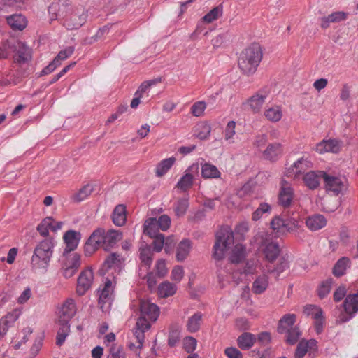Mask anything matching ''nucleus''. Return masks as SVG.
I'll use <instances>...</instances> for the list:
<instances>
[{"mask_svg": "<svg viewBox=\"0 0 358 358\" xmlns=\"http://www.w3.org/2000/svg\"><path fill=\"white\" fill-rule=\"evenodd\" d=\"M268 94V92L263 89L258 91L248 100L247 103L254 113H258L260 110Z\"/></svg>", "mask_w": 358, "mask_h": 358, "instance_id": "obj_14", "label": "nucleus"}, {"mask_svg": "<svg viewBox=\"0 0 358 358\" xmlns=\"http://www.w3.org/2000/svg\"><path fill=\"white\" fill-rule=\"evenodd\" d=\"M306 224L311 231H317L326 226L327 220L324 215L315 214L307 218Z\"/></svg>", "mask_w": 358, "mask_h": 358, "instance_id": "obj_23", "label": "nucleus"}, {"mask_svg": "<svg viewBox=\"0 0 358 358\" xmlns=\"http://www.w3.org/2000/svg\"><path fill=\"white\" fill-rule=\"evenodd\" d=\"M76 313L75 301L72 299L65 301L59 310V320L69 322Z\"/></svg>", "mask_w": 358, "mask_h": 358, "instance_id": "obj_15", "label": "nucleus"}, {"mask_svg": "<svg viewBox=\"0 0 358 358\" xmlns=\"http://www.w3.org/2000/svg\"><path fill=\"white\" fill-rule=\"evenodd\" d=\"M194 169H195L196 171H198L199 164H193L192 166H189L187 170H186L185 175L181 177L176 185V187L178 189L185 192L191 188L194 182V176L192 174L189 173V171H193Z\"/></svg>", "mask_w": 358, "mask_h": 358, "instance_id": "obj_19", "label": "nucleus"}, {"mask_svg": "<svg viewBox=\"0 0 358 358\" xmlns=\"http://www.w3.org/2000/svg\"><path fill=\"white\" fill-rule=\"evenodd\" d=\"M234 237L232 230L228 227H222L216 234V241L213 246V257L222 260L225 257V252L234 243Z\"/></svg>", "mask_w": 358, "mask_h": 358, "instance_id": "obj_3", "label": "nucleus"}, {"mask_svg": "<svg viewBox=\"0 0 358 358\" xmlns=\"http://www.w3.org/2000/svg\"><path fill=\"white\" fill-rule=\"evenodd\" d=\"M333 282L332 278H328L321 283L317 289L318 296L320 299L325 298L329 294Z\"/></svg>", "mask_w": 358, "mask_h": 358, "instance_id": "obj_47", "label": "nucleus"}, {"mask_svg": "<svg viewBox=\"0 0 358 358\" xmlns=\"http://www.w3.org/2000/svg\"><path fill=\"white\" fill-rule=\"evenodd\" d=\"M64 241L66 243L65 252H69L76 249L81 238V234L74 230H69L64 234Z\"/></svg>", "mask_w": 358, "mask_h": 358, "instance_id": "obj_16", "label": "nucleus"}, {"mask_svg": "<svg viewBox=\"0 0 358 358\" xmlns=\"http://www.w3.org/2000/svg\"><path fill=\"white\" fill-rule=\"evenodd\" d=\"M104 236L106 239V250H108V248L113 247L122 238V234L115 229H110L107 232L104 230Z\"/></svg>", "mask_w": 358, "mask_h": 358, "instance_id": "obj_34", "label": "nucleus"}, {"mask_svg": "<svg viewBox=\"0 0 358 358\" xmlns=\"http://www.w3.org/2000/svg\"><path fill=\"white\" fill-rule=\"evenodd\" d=\"M175 162L176 158L173 157L161 161L156 167V176L158 177L163 176L171 168Z\"/></svg>", "mask_w": 358, "mask_h": 358, "instance_id": "obj_38", "label": "nucleus"}, {"mask_svg": "<svg viewBox=\"0 0 358 358\" xmlns=\"http://www.w3.org/2000/svg\"><path fill=\"white\" fill-rule=\"evenodd\" d=\"M157 222L158 223V227H159L160 229L162 231H166L170 227L171 219L167 215H162L159 216V217L157 219Z\"/></svg>", "mask_w": 358, "mask_h": 358, "instance_id": "obj_59", "label": "nucleus"}, {"mask_svg": "<svg viewBox=\"0 0 358 358\" xmlns=\"http://www.w3.org/2000/svg\"><path fill=\"white\" fill-rule=\"evenodd\" d=\"M201 176L206 179L217 178L220 176V172L215 166L205 163L201 167Z\"/></svg>", "mask_w": 358, "mask_h": 358, "instance_id": "obj_39", "label": "nucleus"}, {"mask_svg": "<svg viewBox=\"0 0 358 358\" xmlns=\"http://www.w3.org/2000/svg\"><path fill=\"white\" fill-rule=\"evenodd\" d=\"M347 13L343 11L334 12L328 16L321 18V27L322 29H327L331 23L340 22L347 18Z\"/></svg>", "mask_w": 358, "mask_h": 358, "instance_id": "obj_25", "label": "nucleus"}, {"mask_svg": "<svg viewBox=\"0 0 358 358\" xmlns=\"http://www.w3.org/2000/svg\"><path fill=\"white\" fill-rule=\"evenodd\" d=\"M20 314V310L15 309L10 313H8L5 317H2L1 320H4V322L10 327L19 318Z\"/></svg>", "mask_w": 358, "mask_h": 358, "instance_id": "obj_52", "label": "nucleus"}, {"mask_svg": "<svg viewBox=\"0 0 358 358\" xmlns=\"http://www.w3.org/2000/svg\"><path fill=\"white\" fill-rule=\"evenodd\" d=\"M314 320L315 331L317 334H320L323 331V327L325 321L323 310H318L317 313H315Z\"/></svg>", "mask_w": 358, "mask_h": 358, "instance_id": "obj_51", "label": "nucleus"}, {"mask_svg": "<svg viewBox=\"0 0 358 358\" xmlns=\"http://www.w3.org/2000/svg\"><path fill=\"white\" fill-rule=\"evenodd\" d=\"M343 306L344 312L339 315L338 322L340 323L349 321L358 312V292L348 295L343 301Z\"/></svg>", "mask_w": 358, "mask_h": 358, "instance_id": "obj_6", "label": "nucleus"}, {"mask_svg": "<svg viewBox=\"0 0 358 358\" xmlns=\"http://www.w3.org/2000/svg\"><path fill=\"white\" fill-rule=\"evenodd\" d=\"M255 341V336L250 332H244L237 338L238 346L243 350H247L251 348Z\"/></svg>", "mask_w": 358, "mask_h": 358, "instance_id": "obj_27", "label": "nucleus"}, {"mask_svg": "<svg viewBox=\"0 0 358 358\" xmlns=\"http://www.w3.org/2000/svg\"><path fill=\"white\" fill-rule=\"evenodd\" d=\"M6 46L9 48L10 51L15 52L13 59L16 64L21 65L31 60V49L24 42L18 40H8L6 41Z\"/></svg>", "mask_w": 358, "mask_h": 358, "instance_id": "obj_4", "label": "nucleus"}, {"mask_svg": "<svg viewBox=\"0 0 358 358\" xmlns=\"http://www.w3.org/2000/svg\"><path fill=\"white\" fill-rule=\"evenodd\" d=\"M155 268L157 271V275L159 278L164 277L166 275L167 271H168L166 266V263H165L164 260H163V259H159L157 262L156 265H155Z\"/></svg>", "mask_w": 358, "mask_h": 358, "instance_id": "obj_61", "label": "nucleus"}, {"mask_svg": "<svg viewBox=\"0 0 358 358\" xmlns=\"http://www.w3.org/2000/svg\"><path fill=\"white\" fill-rule=\"evenodd\" d=\"M7 23L13 30L22 31L27 26V20L22 15H12L6 17Z\"/></svg>", "mask_w": 358, "mask_h": 358, "instance_id": "obj_28", "label": "nucleus"}, {"mask_svg": "<svg viewBox=\"0 0 358 358\" xmlns=\"http://www.w3.org/2000/svg\"><path fill=\"white\" fill-rule=\"evenodd\" d=\"M105 241L104 229L103 228H97L90 235V241L94 242L99 248L102 246L104 249L106 248Z\"/></svg>", "mask_w": 358, "mask_h": 358, "instance_id": "obj_40", "label": "nucleus"}, {"mask_svg": "<svg viewBox=\"0 0 358 358\" xmlns=\"http://www.w3.org/2000/svg\"><path fill=\"white\" fill-rule=\"evenodd\" d=\"M152 255L153 254L150 247L146 246L141 248L139 258L141 262L148 267L152 264Z\"/></svg>", "mask_w": 358, "mask_h": 358, "instance_id": "obj_46", "label": "nucleus"}, {"mask_svg": "<svg viewBox=\"0 0 358 358\" xmlns=\"http://www.w3.org/2000/svg\"><path fill=\"white\" fill-rule=\"evenodd\" d=\"M189 207V201L186 198H182L178 200L176 203V206L174 208L176 215L178 217L183 216Z\"/></svg>", "mask_w": 358, "mask_h": 358, "instance_id": "obj_49", "label": "nucleus"}, {"mask_svg": "<svg viewBox=\"0 0 358 358\" xmlns=\"http://www.w3.org/2000/svg\"><path fill=\"white\" fill-rule=\"evenodd\" d=\"M347 290L345 286H339L334 293V300L336 302L341 301L346 295Z\"/></svg>", "mask_w": 358, "mask_h": 358, "instance_id": "obj_64", "label": "nucleus"}, {"mask_svg": "<svg viewBox=\"0 0 358 358\" xmlns=\"http://www.w3.org/2000/svg\"><path fill=\"white\" fill-rule=\"evenodd\" d=\"M222 14V6L221 5L213 8L206 15L203 17V20L207 23H210L217 20Z\"/></svg>", "mask_w": 358, "mask_h": 358, "instance_id": "obj_48", "label": "nucleus"}, {"mask_svg": "<svg viewBox=\"0 0 358 358\" xmlns=\"http://www.w3.org/2000/svg\"><path fill=\"white\" fill-rule=\"evenodd\" d=\"M206 108V105L204 101H197L192 106L191 112L194 116L200 117L203 115Z\"/></svg>", "mask_w": 358, "mask_h": 358, "instance_id": "obj_53", "label": "nucleus"}, {"mask_svg": "<svg viewBox=\"0 0 358 358\" xmlns=\"http://www.w3.org/2000/svg\"><path fill=\"white\" fill-rule=\"evenodd\" d=\"M93 278L94 275L91 269H86L80 273L78 278L76 287V293L79 296L84 295L91 287Z\"/></svg>", "mask_w": 358, "mask_h": 358, "instance_id": "obj_8", "label": "nucleus"}, {"mask_svg": "<svg viewBox=\"0 0 358 358\" xmlns=\"http://www.w3.org/2000/svg\"><path fill=\"white\" fill-rule=\"evenodd\" d=\"M286 334L285 341L289 345H294L299 339L301 331L297 326H294L291 329L285 333Z\"/></svg>", "mask_w": 358, "mask_h": 358, "instance_id": "obj_41", "label": "nucleus"}, {"mask_svg": "<svg viewBox=\"0 0 358 358\" xmlns=\"http://www.w3.org/2000/svg\"><path fill=\"white\" fill-rule=\"evenodd\" d=\"M224 353L228 358H243V354L239 350L234 347L227 348Z\"/></svg>", "mask_w": 358, "mask_h": 358, "instance_id": "obj_63", "label": "nucleus"}, {"mask_svg": "<svg viewBox=\"0 0 358 358\" xmlns=\"http://www.w3.org/2000/svg\"><path fill=\"white\" fill-rule=\"evenodd\" d=\"M123 259L120 257V255L113 252L110 254L104 261L103 267L107 269L112 268L114 266H120L122 263Z\"/></svg>", "mask_w": 358, "mask_h": 358, "instance_id": "obj_45", "label": "nucleus"}, {"mask_svg": "<svg viewBox=\"0 0 358 358\" xmlns=\"http://www.w3.org/2000/svg\"><path fill=\"white\" fill-rule=\"evenodd\" d=\"M296 315L286 314L278 322L277 331L279 334H284L286 331L293 328L296 322Z\"/></svg>", "mask_w": 358, "mask_h": 358, "instance_id": "obj_26", "label": "nucleus"}, {"mask_svg": "<svg viewBox=\"0 0 358 358\" xmlns=\"http://www.w3.org/2000/svg\"><path fill=\"white\" fill-rule=\"evenodd\" d=\"M87 17V12L84 10L80 13H72L69 18L65 20L64 25L68 29H77L86 22Z\"/></svg>", "mask_w": 358, "mask_h": 358, "instance_id": "obj_12", "label": "nucleus"}, {"mask_svg": "<svg viewBox=\"0 0 358 358\" xmlns=\"http://www.w3.org/2000/svg\"><path fill=\"white\" fill-rule=\"evenodd\" d=\"M350 266V260L346 257L340 258L335 264L332 273L334 276L339 278L345 274L348 268Z\"/></svg>", "mask_w": 358, "mask_h": 358, "instance_id": "obj_32", "label": "nucleus"}, {"mask_svg": "<svg viewBox=\"0 0 358 358\" xmlns=\"http://www.w3.org/2000/svg\"><path fill=\"white\" fill-rule=\"evenodd\" d=\"M141 315L151 321H156L159 315V307L149 301L142 300L140 303Z\"/></svg>", "mask_w": 358, "mask_h": 358, "instance_id": "obj_9", "label": "nucleus"}, {"mask_svg": "<svg viewBox=\"0 0 358 358\" xmlns=\"http://www.w3.org/2000/svg\"><path fill=\"white\" fill-rule=\"evenodd\" d=\"M246 248L242 244H236L232 250L230 256V261L233 264H239L242 262L246 256Z\"/></svg>", "mask_w": 358, "mask_h": 358, "instance_id": "obj_35", "label": "nucleus"}, {"mask_svg": "<svg viewBox=\"0 0 358 358\" xmlns=\"http://www.w3.org/2000/svg\"><path fill=\"white\" fill-rule=\"evenodd\" d=\"M236 122L229 121L224 131V139L226 141H231L235 134Z\"/></svg>", "mask_w": 358, "mask_h": 358, "instance_id": "obj_58", "label": "nucleus"}, {"mask_svg": "<svg viewBox=\"0 0 358 358\" xmlns=\"http://www.w3.org/2000/svg\"><path fill=\"white\" fill-rule=\"evenodd\" d=\"M144 333H145V331L138 330V329H135V331H134V335L137 340V343H138L137 346L136 347V358H141L140 351L142 348L144 338H145Z\"/></svg>", "mask_w": 358, "mask_h": 358, "instance_id": "obj_54", "label": "nucleus"}, {"mask_svg": "<svg viewBox=\"0 0 358 358\" xmlns=\"http://www.w3.org/2000/svg\"><path fill=\"white\" fill-rule=\"evenodd\" d=\"M54 247L55 241L52 238L41 241L34 248L31 259V267L46 271L52 257Z\"/></svg>", "mask_w": 358, "mask_h": 358, "instance_id": "obj_2", "label": "nucleus"}, {"mask_svg": "<svg viewBox=\"0 0 358 358\" xmlns=\"http://www.w3.org/2000/svg\"><path fill=\"white\" fill-rule=\"evenodd\" d=\"M262 245L264 246L263 253L265 259L269 264H273L278 259L280 253V246L276 242H267L264 240Z\"/></svg>", "mask_w": 358, "mask_h": 358, "instance_id": "obj_10", "label": "nucleus"}, {"mask_svg": "<svg viewBox=\"0 0 358 358\" xmlns=\"http://www.w3.org/2000/svg\"><path fill=\"white\" fill-rule=\"evenodd\" d=\"M94 187L92 185L87 184L83 187L76 194L73 196V199L76 202H80L87 198L92 194Z\"/></svg>", "mask_w": 358, "mask_h": 358, "instance_id": "obj_42", "label": "nucleus"}, {"mask_svg": "<svg viewBox=\"0 0 358 358\" xmlns=\"http://www.w3.org/2000/svg\"><path fill=\"white\" fill-rule=\"evenodd\" d=\"M289 268V262L285 257H282L278 259L275 266H272L271 264L266 265L268 273L273 274L275 279H278L280 275Z\"/></svg>", "mask_w": 358, "mask_h": 358, "instance_id": "obj_22", "label": "nucleus"}, {"mask_svg": "<svg viewBox=\"0 0 358 358\" xmlns=\"http://www.w3.org/2000/svg\"><path fill=\"white\" fill-rule=\"evenodd\" d=\"M99 247L92 241H90V236L88 238L84 245V252L85 256H91L95 252Z\"/></svg>", "mask_w": 358, "mask_h": 358, "instance_id": "obj_56", "label": "nucleus"}, {"mask_svg": "<svg viewBox=\"0 0 358 358\" xmlns=\"http://www.w3.org/2000/svg\"><path fill=\"white\" fill-rule=\"evenodd\" d=\"M184 275L183 268L181 266H175L171 271V279L176 282H180Z\"/></svg>", "mask_w": 358, "mask_h": 358, "instance_id": "obj_62", "label": "nucleus"}, {"mask_svg": "<svg viewBox=\"0 0 358 358\" xmlns=\"http://www.w3.org/2000/svg\"><path fill=\"white\" fill-rule=\"evenodd\" d=\"M320 173H324L323 171H308L303 176V180L306 186L310 189H317L320 184V179L322 178V176Z\"/></svg>", "mask_w": 358, "mask_h": 358, "instance_id": "obj_20", "label": "nucleus"}, {"mask_svg": "<svg viewBox=\"0 0 358 358\" xmlns=\"http://www.w3.org/2000/svg\"><path fill=\"white\" fill-rule=\"evenodd\" d=\"M283 153L282 145L280 143H270L263 151L262 155L264 159L270 162L278 161Z\"/></svg>", "mask_w": 358, "mask_h": 358, "instance_id": "obj_11", "label": "nucleus"}, {"mask_svg": "<svg viewBox=\"0 0 358 358\" xmlns=\"http://www.w3.org/2000/svg\"><path fill=\"white\" fill-rule=\"evenodd\" d=\"M307 163V160L303 158L298 159L289 169H287V176L288 177H297L306 170Z\"/></svg>", "mask_w": 358, "mask_h": 358, "instance_id": "obj_31", "label": "nucleus"}, {"mask_svg": "<svg viewBox=\"0 0 358 358\" xmlns=\"http://www.w3.org/2000/svg\"><path fill=\"white\" fill-rule=\"evenodd\" d=\"M320 174L324 179L327 191L332 192L334 195L337 196L339 194H344L347 190L348 183L344 178L330 176L325 172L320 173Z\"/></svg>", "mask_w": 358, "mask_h": 358, "instance_id": "obj_7", "label": "nucleus"}, {"mask_svg": "<svg viewBox=\"0 0 358 358\" xmlns=\"http://www.w3.org/2000/svg\"><path fill=\"white\" fill-rule=\"evenodd\" d=\"M191 248L190 241L183 239L180 242L176 250V259L178 262H182L188 256Z\"/></svg>", "mask_w": 358, "mask_h": 358, "instance_id": "obj_33", "label": "nucleus"}, {"mask_svg": "<svg viewBox=\"0 0 358 358\" xmlns=\"http://www.w3.org/2000/svg\"><path fill=\"white\" fill-rule=\"evenodd\" d=\"M51 226V217L44 218L37 227V231L41 236L46 237L49 234Z\"/></svg>", "mask_w": 358, "mask_h": 358, "instance_id": "obj_50", "label": "nucleus"}, {"mask_svg": "<svg viewBox=\"0 0 358 358\" xmlns=\"http://www.w3.org/2000/svg\"><path fill=\"white\" fill-rule=\"evenodd\" d=\"M268 286V277L263 274L258 276L252 283V292L255 294H262Z\"/></svg>", "mask_w": 358, "mask_h": 358, "instance_id": "obj_30", "label": "nucleus"}, {"mask_svg": "<svg viewBox=\"0 0 358 358\" xmlns=\"http://www.w3.org/2000/svg\"><path fill=\"white\" fill-rule=\"evenodd\" d=\"M211 127L206 122H201L196 125V137L201 140L207 139L210 134Z\"/></svg>", "mask_w": 358, "mask_h": 358, "instance_id": "obj_44", "label": "nucleus"}, {"mask_svg": "<svg viewBox=\"0 0 358 358\" xmlns=\"http://www.w3.org/2000/svg\"><path fill=\"white\" fill-rule=\"evenodd\" d=\"M148 320H150L141 315L136 322V329L143 331L148 330L150 327V324Z\"/></svg>", "mask_w": 358, "mask_h": 358, "instance_id": "obj_60", "label": "nucleus"}, {"mask_svg": "<svg viewBox=\"0 0 358 358\" xmlns=\"http://www.w3.org/2000/svg\"><path fill=\"white\" fill-rule=\"evenodd\" d=\"M112 220L115 225L122 227L127 221V210L124 204L115 206L112 214Z\"/></svg>", "mask_w": 358, "mask_h": 358, "instance_id": "obj_24", "label": "nucleus"}, {"mask_svg": "<svg viewBox=\"0 0 358 358\" xmlns=\"http://www.w3.org/2000/svg\"><path fill=\"white\" fill-rule=\"evenodd\" d=\"M160 227H158L157 218L150 217L147 219L143 224V232L150 237L160 235L159 232Z\"/></svg>", "mask_w": 358, "mask_h": 358, "instance_id": "obj_29", "label": "nucleus"}, {"mask_svg": "<svg viewBox=\"0 0 358 358\" xmlns=\"http://www.w3.org/2000/svg\"><path fill=\"white\" fill-rule=\"evenodd\" d=\"M341 148V142L336 139L323 140L316 145L315 150L317 152L322 154L331 152L338 153Z\"/></svg>", "mask_w": 358, "mask_h": 358, "instance_id": "obj_13", "label": "nucleus"}, {"mask_svg": "<svg viewBox=\"0 0 358 358\" xmlns=\"http://www.w3.org/2000/svg\"><path fill=\"white\" fill-rule=\"evenodd\" d=\"M203 315L201 313H196L191 316L187 322V329L191 333L198 331L201 327Z\"/></svg>", "mask_w": 358, "mask_h": 358, "instance_id": "obj_37", "label": "nucleus"}, {"mask_svg": "<svg viewBox=\"0 0 358 358\" xmlns=\"http://www.w3.org/2000/svg\"><path fill=\"white\" fill-rule=\"evenodd\" d=\"M271 228L278 233L286 234L293 232L300 227L299 221L295 217L282 218L275 216L271 222Z\"/></svg>", "mask_w": 358, "mask_h": 358, "instance_id": "obj_5", "label": "nucleus"}, {"mask_svg": "<svg viewBox=\"0 0 358 358\" xmlns=\"http://www.w3.org/2000/svg\"><path fill=\"white\" fill-rule=\"evenodd\" d=\"M262 59V51L257 43H253L243 50L238 57V65L241 71L246 74L254 73Z\"/></svg>", "mask_w": 358, "mask_h": 358, "instance_id": "obj_1", "label": "nucleus"}, {"mask_svg": "<svg viewBox=\"0 0 358 358\" xmlns=\"http://www.w3.org/2000/svg\"><path fill=\"white\" fill-rule=\"evenodd\" d=\"M265 117L271 122H278L282 115V110L278 106L271 107L265 110Z\"/></svg>", "mask_w": 358, "mask_h": 358, "instance_id": "obj_43", "label": "nucleus"}, {"mask_svg": "<svg viewBox=\"0 0 358 358\" xmlns=\"http://www.w3.org/2000/svg\"><path fill=\"white\" fill-rule=\"evenodd\" d=\"M151 238H153V250L157 252H160L162 250L164 244V236L163 234H160Z\"/></svg>", "mask_w": 358, "mask_h": 358, "instance_id": "obj_57", "label": "nucleus"}, {"mask_svg": "<svg viewBox=\"0 0 358 358\" xmlns=\"http://www.w3.org/2000/svg\"><path fill=\"white\" fill-rule=\"evenodd\" d=\"M113 292L112 282L110 280H107L105 282L103 288L101 289L99 298V304L102 310H103L104 305L106 303L110 304Z\"/></svg>", "mask_w": 358, "mask_h": 358, "instance_id": "obj_21", "label": "nucleus"}, {"mask_svg": "<svg viewBox=\"0 0 358 358\" xmlns=\"http://www.w3.org/2000/svg\"><path fill=\"white\" fill-rule=\"evenodd\" d=\"M64 266L71 267V268L77 271L80 266V256L77 253H74L72 257L64 264Z\"/></svg>", "mask_w": 358, "mask_h": 358, "instance_id": "obj_55", "label": "nucleus"}, {"mask_svg": "<svg viewBox=\"0 0 358 358\" xmlns=\"http://www.w3.org/2000/svg\"><path fill=\"white\" fill-rule=\"evenodd\" d=\"M176 286L169 281L161 283L158 287V295L162 298L173 296L176 292Z\"/></svg>", "mask_w": 358, "mask_h": 358, "instance_id": "obj_36", "label": "nucleus"}, {"mask_svg": "<svg viewBox=\"0 0 358 358\" xmlns=\"http://www.w3.org/2000/svg\"><path fill=\"white\" fill-rule=\"evenodd\" d=\"M317 342L315 339H310L308 341L302 339L301 341H299V343L297 345L294 353V357L303 358V357L308 352V350H317Z\"/></svg>", "mask_w": 358, "mask_h": 358, "instance_id": "obj_17", "label": "nucleus"}, {"mask_svg": "<svg viewBox=\"0 0 358 358\" xmlns=\"http://www.w3.org/2000/svg\"><path fill=\"white\" fill-rule=\"evenodd\" d=\"M294 198L293 188L287 183L283 184L278 195V203L284 208L289 207Z\"/></svg>", "mask_w": 358, "mask_h": 358, "instance_id": "obj_18", "label": "nucleus"}]
</instances>
